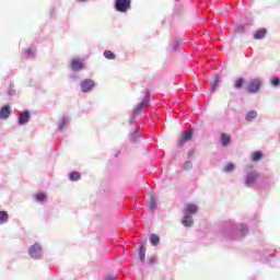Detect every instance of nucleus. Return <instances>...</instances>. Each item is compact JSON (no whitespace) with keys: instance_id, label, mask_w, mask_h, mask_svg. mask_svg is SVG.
<instances>
[{"instance_id":"nucleus-12","label":"nucleus","mask_w":280,"mask_h":280,"mask_svg":"<svg viewBox=\"0 0 280 280\" xmlns=\"http://www.w3.org/2000/svg\"><path fill=\"white\" fill-rule=\"evenodd\" d=\"M34 198L37 202H45V200H47V194L43 192V191H37L34 195Z\"/></svg>"},{"instance_id":"nucleus-7","label":"nucleus","mask_w":280,"mask_h":280,"mask_svg":"<svg viewBox=\"0 0 280 280\" xmlns=\"http://www.w3.org/2000/svg\"><path fill=\"white\" fill-rule=\"evenodd\" d=\"M42 253V248L40 246L38 245V243H35L33 246L30 247L28 249V255L31 257H33L34 259H38V256L40 255Z\"/></svg>"},{"instance_id":"nucleus-1","label":"nucleus","mask_w":280,"mask_h":280,"mask_svg":"<svg viewBox=\"0 0 280 280\" xmlns=\"http://www.w3.org/2000/svg\"><path fill=\"white\" fill-rule=\"evenodd\" d=\"M150 106V91L144 92V96L142 98V102L133 107V114L139 115L145 110Z\"/></svg>"},{"instance_id":"nucleus-23","label":"nucleus","mask_w":280,"mask_h":280,"mask_svg":"<svg viewBox=\"0 0 280 280\" xmlns=\"http://www.w3.org/2000/svg\"><path fill=\"white\" fill-rule=\"evenodd\" d=\"M9 215L7 211H0V224H5L8 222Z\"/></svg>"},{"instance_id":"nucleus-14","label":"nucleus","mask_w":280,"mask_h":280,"mask_svg":"<svg viewBox=\"0 0 280 280\" xmlns=\"http://www.w3.org/2000/svg\"><path fill=\"white\" fill-rule=\"evenodd\" d=\"M218 84H220V77L219 75L212 77L210 81V91H215V88L218 86Z\"/></svg>"},{"instance_id":"nucleus-28","label":"nucleus","mask_w":280,"mask_h":280,"mask_svg":"<svg viewBox=\"0 0 280 280\" xmlns=\"http://www.w3.org/2000/svg\"><path fill=\"white\" fill-rule=\"evenodd\" d=\"M271 84L277 89L280 86V79L279 78H273L271 80Z\"/></svg>"},{"instance_id":"nucleus-26","label":"nucleus","mask_w":280,"mask_h":280,"mask_svg":"<svg viewBox=\"0 0 280 280\" xmlns=\"http://www.w3.org/2000/svg\"><path fill=\"white\" fill-rule=\"evenodd\" d=\"M241 235L242 237H246V235H248V228L246 225H241Z\"/></svg>"},{"instance_id":"nucleus-16","label":"nucleus","mask_w":280,"mask_h":280,"mask_svg":"<svg viewBox=\"0 0 280 280\" xmlns=\"http://www.w3.org/2000/svg\"><path fill=\"white\" fill-rule=\"evenodd\" d=\"M147 207H148V211L150 213H153V211L156 209V201L154 200V198H151L148 203H147Z\"/></svg>"},{"instance_id":"nucleus-9","label":"nucleus","mask_w":280,"mask_h":280,"mask_svg":"<svg viewBox=\"0 0 280 280\" xmlns=\"http://www.w3.org/2000/svg\"><path fill=\"white\" fill-rule=\"evenodd\" d=\"M70 67L73 71H82V69H84V63H82V60L80 59H73Z\"/></svg>"},{"instance_id":"nucleus-4","label":"nucleus","mask_w":280,"mask_h":280,"mask_svg":"<svg viewBox=\"0 0 280 280\" xmlns=\"http://www.w3.org/2000/svg\"><path fill=\"white\" fill-rule=\"evenodd\" d=\"M194 137V129H188L186 132H184L180 137V139L177 140V145L179 148H183L187 143V141H191V138Z\"/></svg>"},{"instance_id":"nucleus-10","label":"nucleus","mask_w":280,"mask_h":280,"mask_svg":"<svg viewBox=\"0 0 280 280\" xmlns=\"http://www.w3.org/2000/svg\"><path fill=\"white\" fill-rule=\"evenodd\" d=\"M12 112L10 110V105H4L1 109H0V119H8V117H10V114Z\"/></svg>"},{"instance_id":"nucleus-8","label":"nucleus","mask_w":280,"mask_h":280,"mask_svg":"<svg viewBox=\"0 0 280 280\" xmlns=\"http://www.w3.org/2000/svg\"><path fill=\"white\" fill-rule=\"evenodd\" d=\"M30 118H31L30 112L25 110L22 114H20L18 118V124L20 126H25V124L30 121Z\"/></svg>"},{"instance_id":"nucleus-2","label":"nucleus","mask_w":280,"mask_h":280,"mask_svg":"<svg viewBox=\"0 0 280 280\" xmlns=\"http://www.w3.org/2000/svg\"><path fill=\"white\" fill-rule=\"evenodd\" d=\"M261 85H262V82L260 79H253L248 82L246 86V91L249 94L259 93V91L261 90Z\"/></svg>"},{"instance_id":"nucleus-11","label":"nucleus","mask_w":280,"mask_h":280,"mask_svg":"<svg viewBox=\"0 0 280 280\" xmlns=\"http://www.w3.org/2000/svg\"><path fill=\"white\" fill-rule=\"evenodd\" d=\"M245 84H246V80H245L244 78H237V79L233 82L232 89L240 90V89H243Z\"/></svg>"},{"instance_id":"nucleus-30","label":"nucleus","mask_w":280,"mask_h":280,"mask_svg":"<svg viewBox=\"0 0 280 280\" xmlns=\"http://www.w3.org/2000/svg\"><path fill=\"white\" fill-rule=\"evenodd\" d=\"M27 54H32V49H28V50H27Z\"/></svg>"},{"instance_id":"nucleus-5","label":"nucleus","mask_w":280,"mask_h":280,"mask_svg":"<svg viewBox=\"0 0 280 280\" xmlns=\"http://www.w3.org/2000/svg\"><path fill=\"white\" fill-rule=\"evenodd\" d=\"M257 178H259V173L255 171L248 173L245 178L246 187H253L257 183Z\"/></svg>"},{"instance_id":"nucleus-3","label":"nucleus","mask_w":280,"mask_h":280,"mask_svg":"<svg viewBox=\"0 0 280 280\" xmlns=\"http://www.w3.org/2000/svg\"><path fill=\"white\" fill-rule=\"evenodd\" d=\"M132 4L131 0H115V10L116 12L126 13L130 10V5Z\"/></svg>"},{"instance_id":"nucleus-22","label":"nucleus","mask_w":280,"mask_h":280,"mask_svg":"<svg viewBox=\"0 0 280 280\" xmlns=\"http://www.w3.org/2000/svg\"><path fill=\"white\" fill-rule=\"evenodd\" d=\"M103 55L107 60H115V58H117L112 50H105Z\"/></svg>"},{"instance_id":"nucleus-15","label":"nucleus","mask_w":280,"mask_h":280,"mask_svg":"<svg viewBox=\"0 0 280 280\" xmlns=\"http://www.w3.org/2000/svg\"><path fill=\"white\" fill-rule=\"evenodd\" d=\"M221 143L224 147L229 145L231 143V135H229V133H221Z\"/></svg>"},{"instance_id":"nucleus-18","label":"nucleus","mask_w":280,"mask_h":280,"mask_svg":"<svg viewBox=\"0 0 280 280\" xmlns=\"http://www.w3.org/2000/svg\"><path fill=\"white\" fill-rule=\"evenodd\" d=\"M261 159H264V153H261V151H257L252 154V161L255 163H257V161H261Z\"/></svg>"},{"instance_id":"nucleus-27","label":"nucleus","mask_w":280,"mask_h":280,"mask_svg":"<svg viewBox=\"0 0 280 280\" xmlns=\"http://www.w3.org/2000/svg\"><path fill=\"white\" fill-rule=\"evenodd\" d=\"M233 170H235V164L230 163L224 167V172H233Z\"/></svg>"},{"instance_id":"nucleus-19","label":"nucleus","mask_w":280,"mask_h":280,"mask_svg":"<svg viewBox=\"0 0 280 280\" xmlns=\"http://www.w3.org/2000/svg\"><path fill=\"white\" fill-rule=\"evenodd\" d=\"M182 224H184L185 226H191L194 224V219L191 218V215H185Z\"/></svg>"},{"instance_id":"nucleus-6","label":"nucleus","mask_w":280,"mask_h":280,"mask_svg":"<svg viewBox=\"0 0 280 280\" xmlns=\"http://www.w3.org/2000/svg\"><path fill=\"white\" fill-rule=\"evenodd\" d=\"M94 86H95V81H93L91 79H85L81 83V90L83 93H89V91H91Z\"/></svg>"},{"instance_id":"nucleus-13","label":"nucleus","mask_w":280,"mask_h":280,"mask_svg":"<svg viewBox=\"0 0 280 280\" xmlns=\"http://www.w3.org/2000/svg\"><path fill=\"white\" fill-rule=\"evenodd\" d=\"M266 34H267L266 28L258 30V31H256V33L254 34V38H255L256 40H261V38H265V37H266Z\"/></svg>"},{"instance_id":"nucleus-29","label":"nucleus","mask_w":280,"mask_h":280,"mask_svg":"<svg viewBox=\"0 0 280 280\" xmlns=\"http://www.w3.org/2000/svg\"><path fill=\"white\" fill-rule=\"evenodd\" d=\"M63 127H65V122H62V124L60 125V130H62Z\"/></svg>"},{"instance_id":"nucleus-25","label":"nucleus","mask_w":280,"mask_h":280,"mask_svg":"<svg viewBox=\"0 0 280 280\" xmlns=\"http://www.w3.org/2000/svg\"><path fill=\"white\" fill-rule=\"evenodd\" d=\"M139 257H140L141 261H145V247L144 246H141L139 248Z\"/></svg>"},{"instance_id":"nucleus-20","label":"nucleus","mask_w":280,"mask_h":280,"mask_svg":"<svg viewBox=\"0 0 280 280\" xmlns=\"http://www.w3.org/2000/svg\"><path fill=\"white\" fill-rule=\"evenodd\" d=\"M186 211H188V213H196L198 211V207L194 203H187Z\"/></svg>"},{"instance_id":"nucleus-21","label":"nucleus","mask_w":280,"mask_h":280,"mask_svg":"<svg viewBox=\"0 0 280 280\" xmlns=\"http://www.w3.org/2000/svg\"><path fill=\"white\" fill-rule=\"evenodd\" d=\"M159 242H161V237H159V235L156 234H151L150 243L152 244V246H156Z\"/></svg>"},{"instance_id":"nucleus-17","label":"nucleus","mask_w":280,"mask_h":280,"mask_svg":"<svg viewBox=\"0 0 280 280\" xmlns=\"http://www.w3.org/2000/svg\"><path fill=\"white\" fill-rule=\"evenodd\" d=\"M80 178H82V174L78 171H73L69 174V179L72 182L80 180Z\"/></svg>"},{"instance_id":"nucleus-24","label":"nucleus","mask_w":280,"mask_h":280,"mask_svg":"<svg viewBox=\"0 0 280 280\" xmlns=\"http://www.w3.org/2000/svg\"><path fill=\"white\" fill-rule=\"evenodd\" d=\"M245 119H246V121H252L253 119H257V112L252 110V112L247 113Z\"/></svg>"}]
</instances>
